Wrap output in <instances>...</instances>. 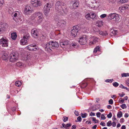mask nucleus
Instances as JSON below:
<instances>
[{
	"label": "nucleus",
	"instance_id": "nucleus-1",
	"mask_svg": "<svg viewBox=\"0 0 129 129\" xmlns=\"http://www.w3.org/2000/svg\"><path fill=\"white\" fill-rule=\"evenodd\" d=\"M55 9L56 10L62 13L63 11L64 12V10L66 9L65 5L64 3L61 1H58L55 4Z\"/></svg>",
	"mask_w": 129,
	"mask_h": 129
},
{
	"label": "nucleus",
	"instance_id": "nucleus-2",
	"mask_svg": "<svg viewBox=\"0 0 129 129\" xmlns=\"http://www.w3.org/2000/svg\"><path fill=\"white\" fill-rule=\"evenodd\" d=\"M120 16L119 15L116 13H111L107 16V19L108 20H112L115 22L118 23L119 22Z\"/></svg>",
	"mask_w": 129,
	"mask_h": 129
},
{
	"label": "nucleus",
	"instance_id": "nucleus-3",
	"mask_svg": "<svg viewBox=\"0 0 129 129\" xmlns=\"http://www.w3.org/2000/svg\"><path fill=\"white\" fill-rule=\"evenodd\" d=\"M54 20L55 23L58 27H63L66 24V21L63 20H61L59 18H55L54 19Z\"/></svg>",
	"mask_w": 129,
	"mask_h": 129
},
{
	"label": "nucleus",
	"instance_id": "nucleus-4",
	"mask_svg": "<svg viewBox=\"0 0 129 129\" xmlns=\"http://www.w3.org/2000/svg\"><path fill=\"white\" fill-rule=\"evenodd\" d=\"M13 17V19L16 22H18L21 21L20 17L21 14L20 12L15 11L12 13V15Z\"/></svg>",
	"mask_w": 129,
	"mask_h": 129
},
{
	"label": "nucleus",
	"instance_id": "nucleus-5",
	"mask_svg": "<svg viewBox=\"0 0 129 129\" xmlns=\"http://www.w3.org/2000/svg\"><path fill=\"white\" fill-rule=\"evenodd\" d=\"M52 7L51 3H47L45 5L44 8V13L46 16H48L50 11V9Z\"/></svg>",
	"mask_w": 129,
	"mask_h": 129
},
{
	"label": "nucleus",
	"instance_id": "nucleus-6",
	"mask_svg": "<svg viewBox=\"0 0 129 129\" xmlns=\"http://www.w3.org/2000/svg\"><path fill=\"white\" fill-rule=\"evenodd\" d=\"M33 11L32 6L30 5H26L24 9L23 13L25 15L29 14L31 13Z\"/></svg>",
	"mask_w": 129,
	"mask_h": 129
},
{
	"label": "nucleus",
	"instance_id": "nucleus-7",
	"mask_svg": "<svg viewBox=\"0 0 129 129\" xmlns=\"http://www.w3.org/2000/svg\"><path fill=\"white\" fill-rule=\"evenodd\" d=\"M44 19V18L43 14L41 12H40L38 17L37 19L35 20V24L37 25L41 24Z\"/></svg>",
	"mask_w": 129,
	"mask_h": 129
},
{
	"label": "nucleus",
	"instance_id": "nucleus-8",
	"mask_svg": "<svg viewBox=\"0 0 129 129\" xmlns=\"http://www.w3.org/2000/svg\"><path fill=\"white\" fill-rule=\"evenodd\" d=\"M88 37L86 35H84L80 37L78 41V42L81 45H85L87 42Z\"/></svg>",
	"mask_w": 129,
	"mask_h": 129
},
{
	"label": "nucleus",
	"instance_id": "nucleus-9",
	"mask_svg": "<svg viewBox=\"0 0 129 129\" xmlns=\"http://www.w3.org/2000/svg\"><path fill=\"white\" fill-rule=\"evenodd\" d=\"M25 48L30 51H36L38 50L39 49L36 45L34 44L29 45L26 47Z\"/></svg>",
	"mask_w": 129,
	"mask_h": 129
},
{
	"label": "nucleus",
	"instance_id": "nucleus-10",
	"mask_svg": "<svg viewBox=\"0 0 129 129\" xmlns=\"http://www.w3.org/2000/svg\"><path fill=\"white\" fill-rule=\"evenodd\" d=\"M8 40L6 38L3 37L0 39V45L3 47H7L8 46Z\"/></svg>",
	"mask_w": 129,
	"mask_h": 129
},
{
	"label": "nucleus",
	"instance_id": "nucleus-11",
	"mask_svg": "<svg viewBox=\"0 0 129 129\" xmlns=\"http://www.w3.org/2000/svg\"><path fill=\"white\" fill-rule=\"evenodd\" d=\"M18 59V55L15 53H11L9 56V60L10 61L13 62L16 61Z\"/></svg>",
	"mask_w": 129,
	"mask_h": 129
},
{
	"label": "nucleus",
	"instance_id": "nucleus-12",
	"mask_svg": "<svg viewBox=\"0 0 129 129\" xmlns=\"http://www.w3.org/2000/svg\"><path fill=\"white\" fill-rule=\"evenodd\" d=\"M51 44V42H49L47 43L42 44L43 47L44 48L45 50L47 52H49L51 51L50 48V47H51L50 46Z\"/></svg>",
	"mask_w": 129,
	"mask_h": 129
},
{
	"label": "nucleus",
	"instance_id": "nucleus-13",
	"mask_svg": "<svg viewBox=\"0 0 129 129\" xmlns=\"http://www.w3.org/2000/svg\"><path fill=\"white\" fill-rule=\"evenodd\" d=\"M31 3L33 6L36 7L41 5V0H31Z\"/></svg>",
	"mask_w": 129,
	"mask_h": 129
},
{
	"label": "nucleus",
	"instance_id": "nucleus-14",
	"mask_svg": "<svg viewBox=\"0 0 129 129\" xmlns=\"http://www.w3.org/2000/svg\"><path fill=\"white\" fill-rule=\"evenodd\" d=\"M79 30V27L78 26H73V29L71 31L72 35L74 37H75L77 35V32Z\"/></svg>",
	"mask_w": 129,
	"mask_h": 129
},
{
	"label": "nucleus",
	"instance_id": "nucleus-15",
	"mask_svg": "<svg viewBox=\"0 0 129 129\" xmlns=\"http://www.w3.org/2000/svg\"><path fill=\"white\" fill-rule=\"evenodd\" d=\"M89 39L90 41L89 42V44L90 45L95 44L98 42L99 40L98 38L93 36H91Z\"/></svg>",
	"mask_w": 129,
	"mask_h": 129
},
{
	"label": "nucleus",
	"instance_id": "nucleus-16",
	"mask_svg": "<svg viewBox=\"0 0 129 129\" xmlns=\"http://www.w3.org/2000/svg\"><path fill=\"white\" fill-rule=\"evenodd\" d=\"M1 54V58L3 60H6L8 59L9 56L8 52L3 51L2 52Z\"/></svg>",
	"mask_w": 129,
	"mask_h": 129
},
{
	"label": "nucleus",
	"instance_id": "nucleus-17",
	"mask_svg": "<svg viewBox=\"0 0 129 129\" xmlns=\"http://www.w3.org/2000/svg\"><path fill=\"white\" fill-rule=\"evenodd\" d=\"M119 9L121 12L126 10H128L129 9V5H126L121 6L119 8Z\"/></svg>",
	"mask_w": 129,
	"mask_h": 129
},
{
	"label": "nucleus",
	"instance_id": "nucleus-18",
	"mask_svg": "<svg viewBox=\"0 0 129 129\" xmlns=\"http://www.w3.org/2000/svg\"><path fill=\"white\" fill-rule=\"evenodd\" d=\"M69 41L66 40H63L60 41V45L62 47H63L64 46H66L69 44Z\"/></svg>",
	"mask_w": 129,
	"mask_h": 129
},
{
	"label": "nucleus",
	"instance_id": "nucleus-19",
	"mask_svg": "<svg viewBox=\"0 0 129 129\" xmlns=\"http://www.w3.org/2000/svg\"><path fill=\"white\" fill-rule=\"evenodd\" d=\"M32 36L35 38H37L38 35V32L37 30L35 29H33L31 30Z\"/></svg>",
	"mask_w": 129,
	"mask_h": 129
},
{
	"label": "nucleus",
	"instance_id": "nucleus-20",
	"mask_svg": "<svg viewBox=\"0 0 129 129\" xmlns=\"http://www.w3.org/2000/svg\"><path fill=\"white\" fill-rule=\"evenodd\" d=\"M22 31L24 33L23 37L24 38H25L27 40L30 38V37L29 36V33L28 32L24 30H22Z\"/></svg>",
	"mask_w": 129,
	"mask_h": 129
},
{
	"label": "nucleus",
	"instance_id": "nucleus-21",
	"mask_svg": "<svg viewBox=\"0 0 129 129\" xmlns=\"http://www.w3.org/2000/svg\"><path fill=\"white\" fill-rule=\"evenodd\" d=\"M51 45L52 48H58L59 46V44L58 43L56 42H54L53 41L51 42Z\"/></svg>",
	"mask_w": 129,
	"mask_h": 129
},
{
	"label": "nucleus",
	"instance_id": "nucleus-22",
	"mask_svg": "<svg viewBox=\"0 0 129 129\" xmlns=\"http://www.w3.org/2000/svg\"><path fill=\"white\" fill-rule=\"evenodd\" d=\"M27 40L23 37L22 39L20 40V44L21 45H26L27 43Z\"/></svg>",
	"mask_w": 129,
	"mask_h": 129
},
{
	"label": "nucleus",
	"instance_id": "nucleus-23",
	"mask_svg": "<svg viewBox=\"0 0 129 129\" xmlns=\"http://www.w3.org/2000/svg\"><path fill=\"white\" fill-rule=\"evenodd\" d=\"M40 13V12H38L33 14L31 16V19L32 20L34 19L37 17H38Z\"/></svg>",
	"mask_w": 129,
	"mask_h": 129
},
{
	"label": "nucleus",
	"instance_id": "nucleus-24",
	"mask_svg": "<svg viewBox=\"0 0 129 129\" xmlns=\"http://www.w3.org/2000/svg\"><path fill=\"white\" fill-rule=\"evenodd\" d=\"M11 35L12 39L13 40H15L17 37L16 33L15 32L13 33H12Z\"/></svg>",
	"mask_w": 129,
	"mask_h": 129
},
{
	"label": "nucleus",
	"instance_id": "nucleus-25",
	"mask_svg": "<svg viewBox=\"0 0 129 129\" xmlns=\"http://www.w3.org/2000/svg\"><path fill=\"white\" fill-rule=\"evenodd\" d=\"M90 15V18L92 19L93 20H95L98 17L95 13H92Z\"/></svg>",
	"mask_w": 129,
	"mask_h": 129
},
{
	"label": "nucleus",
	"instance_id": "nucleus-26",
	"mask_svg": "<svg viewBox=\"0 0 129 129\" xmlns=\"http://www.w3.org/2000/svg\"><path fill=\"white\" fill-rule=\"evenodd\" d=\"M103 22L102 21H98L96 23V25L98 27H100L103 25Z\"/></svg>",
	"mask_w": 129,
	"mask_h": 129
},
{
	"label": "nucleus",
	"instance_id": "nucleus-27",
	"mask_svg": "<svg viewBox=\"0 0 129 129\" xmlns=\"http://www.w3.org/2000/svg\"><path fill=\"white\" fill-rule=\"evenodd\" d=\"M99 34L103 36H106L108 35V34L106 31H99Z\"/></svg>",
	"mask_w": 129,
	"mask_h": 129
},
{
	"label": "nucleus",
	"instance_id": "nucleus-28",
	"mask_svg": "<svg viewBox=\"0 0 129 129\" xmlns=\"http://www.w3.org/2000/svg\"><path fill=\"white\" fill-rule=\"evenodd\" d=\"M62 125L63 127L67 129H68L69 127H70L71 125V124L70 123L67 124L66 125L63 123L62 124Z\"/></svg>",
	"mask_w": 129,
	"mask_h": 129
},
{
	"label": "nucleus",
	"instance_id": "nucleus-29",
	"mask_svg": "<svg viewBox=\"0 0 129 129\" xmlns=\"http://www.w3.org/2000/svg\"><path fill=\"white\" fill-rule=\"evenodd\" d=\"M78 2L77 1H76L73 5V8L74 9L76 8L77 7H78Z\"/></svg>",
	"mask_w": 129,
	"mask_h": 129
},
{
	"label": "nucleus",
	"instance_id": "nucleus-30",
	"mask_svg": "<svg viewBox=\"0 0 129 129\" xmlns=\"http://www.w3.org/2000/svg\"><path fill=\"white\" fill-rule=\"evenodd\" d=\"M30 55H25L24 57L23 60H29L30 58Z\"/></svg>",
	"mask_w": 129,
	"mask_h": 129
},
{
	"label": "nucleus",
	"instance_id": "nucleus-31",
	"mask_svg": "<svg viewBox=\"0 0 129 129\" xmlns=\"http://www.w3.org/2000/svg\"><path fill=\"white\" fill-rule=\"evenodd\" d=\"M22 84V83L20 81H17L15 83V85L18 87H20Z\"/></svg>",
	"mask_w": 129,
	"mask_h": 129
},
{
	"label": "nucleus",
	"instance_id": "nucleus-32",
	"mask_svg": "<svg viewBox=\"0 0 129 129\" xmlns=\"http://www.w3.org/2000/svg\"><path fill=\"white\" fill-rule=\"evenodd\" d=\"M122 112L121 111L118 112L117 114V116L118 118H120L122 117Z\"/></svg>",
	"mask_w": 129,
	"mask_h": 129
},
{
	"label": "nucleus",
	"instance_id": "nucleus-33",
	"mask_svg": "<svg viewBox=\"0 0 129 129\" xmlns=\"http://www.w3.org/2000/svg\"><path fill=\"white\" fill-rule=\"evenodd\" d=\"M100 48L99 46H97L93 50V52L94 53H96L97 51H100Z\"/></svg>",
	"mask_w": 129,
	"mask_h": 129
},
{
	"label": "nucleus",
	"instance_id": "nucleus-34",
	"mask_svg": "<svg viewBox=\"0 0 129 129\" xmlns=\"http://www.w3.org/2000/svg\"><path fill=\"white\" fill-rule=\"evenodd\" d=\"M16 65L17 66L21 67L22 66L23 64L21 62H18L16 63Z\"/></svg>",
	"mask_w": 129,
	"mask_h": 129
},
{
	"label": "nucleus",
	"instance_id": "nucleus-35",
	"mask_svg": "<svg viewBox=\"0 0 129 129\" xmlns=\"http://www.w3.org/2000/svg\"><path fill=\"white\" fill-rule=\"evenodd\" d=\"M91 15L90 13L87 14L85 15V18L87 20H89L90 19Z\"/></svg>",
	"mask_w": 129,
	"mask_h": 129
},
{
	"label": "nucleus",
	"instance_id": "nucleus-36",
	"mask_svg": "<svg viewBox=\"0 0 129 129\" xmlns=\"http://www.w3.org/2000/svg\"><path fill=\"white\" fill-rule=\"evenodd\" d=\"M71 45L72 47L75 48H77L78 46V45L76 43H72Z\"/></svg>",
	"mask_w": 129,
	"mask_h": 129
},
{
	"label": "nucleus",
	"instance_id": "nucleus-37",
	"mask_svg": "<svg viewBox=\"0 0 129 129\" xmlns=\"http://www.w3.org/2000/svg\"><path fill=\"white\" fill-rule=\"evenodd\" d=\"M119 87L122 88H124L126 89L128 91H129V89L127 87L124 86L122 85L121 84L119 86Z\"/></svg>",
	"mask_w": 129,
	"mask_h": 129
},
{
	"label": "nucleus",
	"instance_id": "nucleus-38",
	"mask_svg": "<svg viewBox=\"0 0 129 129\" xmlns=\"http://www.w3.org/2000/svg\"><path fill=\"white\" fill-rule=\"evenodd\" d=\"M98 0H90V1L91 2V3L92 4L96 3H97Z\"/></svg>",
	"mask_w": 129,
	"mask_h": 129
},
{
	"label": "nucleus",
	"instance_id": "nucleus-39",
	"mask_svg": "<svg viewBox=\"0 0 129 129\" xmlns=\"http://www.w3.org/2000/svg\"><path fill=\"white\" fill-rule=\"evenodd\" d=\"M116 1V0H108V1L109 3L113 4L115 3Z\"/></svg>",
	"mask_w": 129,
	"mask_h": 129
},
{
	"label": "nucleus",
	"instance_id": "nucleus-40",
	"mask_svg": "<svg viewBox=\"0 0 129 129\" xmlns=\"http://www.w3.org/2000/svg\"><path fill=\"white\" fill-rule=\"evenodd\" d=\"M81 115L82 117L83 118H85L87 116V114L86 113H85L84 114H83L82 113H81Z\"/></svg>",
	"mask_w": 129,
	"mask_h": 129
},
{
	"label": "nucleus",
	"instance_id": "nucleus-41",
	"mask_svg": "<svg viewBox=\"0 0 129 129\" xmlns=\"http://www.w3.org/2000/svg\"><path fill=\"white\" fill-rule=\"evenodd\" d=\"M1 28H0V33H2L4 31H5V29L4 28V27H3L2 26H1Z\"/></svg>",
	"mask_w": 129,
	"mask_h": 129
},
{
	"label": "nucleus",
	"instance_id": "nucleus-42",
	"mask_svg": "<svg viewBox=\"0 0 129 129\" xmlns=\"http://www.w3.org/2000/svg\"><path fill=\"white\" fill-rule=\"evenodd\" d=\"M120 107L123 109H126V106L125 104H123L120 105Z\"/></svg>",
	"mask_w": 129,
	"mask_h": 129
},
{
	"label": "nucleus",
	"instance_id": "nucleus-43",
	"mask_svg": "<svg viewBox=\"0 0 129 129\" xmlns=\"http://www.w3.org/2000/svg\"><path fill=\"white\" fill-rule=\"evenodd\" d=\"M92 118L93 121H94L95 123H96L99 122V120L96 119L95 118L93 117Z\"/></svg>",
	"mask_w": 129,
	"mask_h": 129
},
{
	"label": "nucleus",
	"instance_id": "nucleus-44",
	"mask_svg": "<svg viewBox=\"0 0 129 129\" xmlns=\"http://www.w3.org/2000/svg\"><path fill=\"white\" fill-rule=\"evenodd\" d=\"M128 0H119V2L120 3H124L127 2Z\"/></svg>",
	"mask_w": 129,
	"mask_h": 129
},
{
	"label": "nucleus",
	"instance_id": "nucleus-45",
	"mask_svg": "<svg viewBox=\"0 0 129 129\" xmlns=\"http://www.w3.org/2000/svg\"><path fill=\"white\" fill-rule=\"evenodd\" d=\"M122 76L123 77H127L129 76V74L128 73H123L121 74Z\"/></svg>",
	"mask_w": 129,
	"mask_h": 129
},
{
	"label": "nucleus",
	"instance_id": "nucleus-46",
	"mask_svg": "<svg viewBox=\"0 0 129 129\" xmlns=\"http://www.w3.org/2000/svg\"><path fill=\"white\" fill-rule=\"evenodd\" d=\"M113 81V79H108L106 80L105 81L107 82L111 83Z\"/></svg>",
	"mask_w": 129,
	"mask_h": 129
},
{
	"label": "nucleus",
	"instance_id": "nucleus-47",
	"mask_svg": "<svg viewBox=\"0 0 129 129\" xmlns=\"http://www.w3.org/2000/svg\"><path fill=\"white\" fill-rule=\"evenodd\" d=\"M112 122L111 121H109L107 123V125L108 126H110L112 125Z\"/></svg>",
	"mask_w": 129,
	"mask_h": 129
},
{
	"label": "nucleus",
	"instance_id": "nucleus-48",
	"mask_svg": "<svg viewBox=\"0 0 129 129\" xmlns=\"http://www.w3.org/2000/svg\"><path fill=\"white\" fill-rule=\"evenodd\" d=\"M119 84L117 82H115L113 83V85L115 87H117L119 85Z\"/></svg>",
	"mask_w": 129,
	"mask_h": 129
},
{
	"label": "nucleus",
	"instance_id": "nucleus-49",
	"mask_svg": "<svg viewBox=\"0 0 129 129\" xmlns=\"http://www.w3.org/2000/svg\"><path fill=\"white\" fill-rule=\"evenodd\" d=\"M107 15L106 14H103L101 15L100 16V17L102 18H104L106 17Z\"/></svg>",
	"mask_w": 129,
	"mask_h": 129
},
{
	"label": "nucleus",
	"instance_id": "nucleus-50",
	"mask_svg": "<svg viewBox=\"0 0 129 129\" xmlns=\"http://www.w3.org/2000/svg\"><path fill=\"white\" fill-rule=\"evenodd\" d=\"M101 119L102 120H105L106 119V117L103 114H102L101 116Z\"/></svg>",
	"mask_w": 129,
	"mask_h": 129
},
{
	"label": "nucleus",
	"instance_id": "nucleus-51",
	"mask_svg": "<svg viewBox=\"0 0 129 129\" xmlns=\"http://www.w3.org/2000/svg\"><path fill=\"white\" fill-rule=\"evenodd\" d=\"M93 31L95 32H99V30L97 28H94L93 29Z\"/></svg>",
	"mask_w": 129,
	"mask_h": 129
},
{
	"label": "nucleus",
	"instance_id": "nucleus-52",
	"mask_svg": "<svg viewBox=\"0 0 129 129\" xmlns=\"http://www.w3.org/2000/svg\"><path fill=\"white\" fill-rule=\"evenodd\" d=\"M109 104H110L112 105L113 103V101L112 99H110L109 101Z\"/></svg>",
	"mask_w": 129,
	"mask_h": 129
},
{
	"label": "nucleus",
	"instance_id": "nucleus-53",
	"mask_svg": "<svg viewBox=\"0 0 129 129\" xmlns=\"http://www.w3.org/2000/svg\"><path fill=\"white\" fill-rule=\"evenodd\" d=\"M112 116V114L110 112L109 114L107 115V117L108 118H111Z\"/></svg>",
	"mask_w": 129,
	"mask_h": 129
},
{
	"label": "nucleus",
	"instance_id": "nucleus-54",
	"mask_svg": "<svg viewBox=\"0 0 129 129\" xmlns=\"http://www.w3.org/2000/svg\"><path fill=\"white\" fill-rule=\"evenodd\" d=\"M63 118V121L64 122L67 121L68 119V117H67L66 116L64 117Z\"/></svg>",
	"mask_w": 129,
	"mask_h": 129
},
{
	"label": "nucleus",
	"instance_id": "nucleus-55",
	"mask_svg": "<svg viewBox=\"0 0 129 129\" xmlns=\"http://www.w3.org/2000/svg\"><path fill=\"white\" fill-rule=\"evenodd\" d=\"M119 102L120 103H122L124 102V100L123 99H120L119 100Z\"/></svg>",
	"mask_w": 129,
	"mask_h": 129
},
{
	"label": "nucleus",
	"instance_id": "nucleus-56",
	"mask_svg": "<svg viewBox=\"0 0 129 129\" xmlns=\"http://www.w3.org/2000/svg\"><path fill=\"white\" fill-rule=\"evenodd\" d=\"M4 3L3 0H0V6H2Z\"/></svg>",
	"mask_w": 129,
	"mask_h": 129
},
{
	"label": "nucleus",
	"instance_id": "nucleus-57",
	"mask_svg": "<svg viewBox=\"0 0 129 129\" xmlns=\"http://www.w3.org/2000/svg\"><path fill=\"white\" fill-rule=\"evenodd\" d=\"M101 113L100 112H97L96 114V115L98 117H100L101 116Z\"/></svg>",
	"mask_w": 129,
	"mask_h": 129
},
{
	"label": "nucleus",
	"instance_id": "nucleus-58",
	"mask_svg": "<svg viewBox=\"0 0 129 129\" xmlns=\"http://www.w3.org/2000/svg\"><path fill=\"white\" fill-rule=\"evenodd\" d=\"M77 119L79 121L81 122V121L82 119L80 116H79L77 118Z\"/></svg>",
	"mask_w": 129,
	"mask_h": 129
},
{
	"label": "nucleus",
	"instance_id": "nucleus-59",
	"mask_svg": "<svg viewBox=\"0 0 129 129\" xmlns=\"http://www.w3.org/2000/svg\"><path fill=\"white\" fill-rule=\"evenodd\" d=\"M87 85V84L86 83H84L82 84V87L83 88L86 87Z\"/></svg>",
	"mask_w": 129,
	"mask_h": 129
},
{
	"label": "nucleus",
	"instance_id": "nucleus-60",
	"mask_svg": "<svg viewBox=\"0 0 129 129\" xmlns=\"http://www.w3.org/2000/svg\"><path fill=\"white\" fill-rule=\"evenodd\" d=\"M124 120L123 118H121L120 120V122L121 123H122L124 122Z\"/></svg>",
	"mask_w": 129,
	"mask_h": 129
},
{
	"label": "nucleus",
	"instance_id": "nucleus-61",
	"mask_svg": "<svg viewBox=\"0 0 129 129\" xmlns=\"http://www.w3.org/2000/svg\"><path fill=\"white\" fill-rule=\"evenodd\" d=\"M100 124L103 126H105L106 125V124L104 122H101L100 123Z\"/></svg>",
	"mask_w": 129,
	"mask_h": 129
},
{
	"label": "nucleus",
	"instance_id": "nucleus-62",
	"mask_svg": "<svg viewBox=\"0 0 129 129\" xmlns=\"http://www.w3.org/2000/svg\"><path fill=\"white\" fill-rule=\"evenodd\" d=\"M118 95L121 97H123L125 95V94H124L123 92H122V94H121L120 93H119Z\"/></svg>",
	"mask_w": 129,
	"mask_h": 129
},
{
	"label": "nucleus",
	"instance_id": "nucleus-63",
	"mask_svg": "<svg viewBox=\"0 0 129 129\" xmlns=\"http://www.w3.org/2000/svg\"><path fill=\"white\" fill-rule=\"evenodd\" d=\"M112 120L113 121H114L117 120L116 118L115 117V115L113 116V118H112Z\"/></svg>",
	"mask_w": 129,
	"mask_h": 129
},
{
	"label": "nucleus",
	"instance_id": "nucleus-64",
	"mask_svg": "<svg viewBox=\"0 0 129 129\" xmlns=\"http://www.w3.org/2000/svg\"><path fill=\"white\" fill-rule=\"evenodd\" d=\"M112 126L113 127H115L116 126V123L115 122H113L112 123Z\"/></svg>",
	"mask_w": 129,
	"mask_h": 129
}]
</instances>
